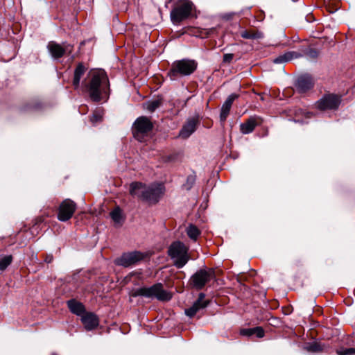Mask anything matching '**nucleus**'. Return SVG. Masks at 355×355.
<instances>
[{"instance_id": "nucleus-1", "label": "nucleus", "mask_w": 355, "mask_h": 355, "mask_svg": "<svg viewBox=\"0 0 355 355\" xmlns=\"http://www.w3.org/2000/svg\"><path fill=\"white\" fill-rule=\"evenodd\" d=\"M85 87L93 101L107 100L110 95V82L105 71L103 69L91 70L87 74Z\"/></svg>"}, {"instance_id": "nucleus-2", "label": "nucleus", "mask_w": 355, "mask_h": 355, "mask_svg": "<svg viewBox=\"0 0 355 355\" xmlns=\"http://www.w3.org/2000/svg\"><path fill=\"white\" fill-rule=\"evenodd\" d=\"M198 63L194 60L182 59L173 62L168 72L171 80H176L179 76H189L197 69Z\"/></svg>"}, {"instance_id": "nucleus-3", "label": "nucleus", "mask_w": 355, "mask_h": 355, "mask_svg": "<svg viewBox=\"0 0 355 355\" xmlns=\"http://www.w3.org/2000/svg\"><path fill=\"white\" fill-rule=\"evenodd\" d=\"M168 254L173 260V264L178 268H183L190 259L188 248L180 241H175L171 244Z\"/></svg>"}, {"instance_id": "nucleus-4", "label": "nucleus", "mask_w": 355, "mask_h": 355, "mask_svg": "<svg viewBox=\"0 0 355 355\" xmlns=\"http://www.w3.org/2000/svg\"><path fill=\"white\" fill-rule=\"evenodd\" d=\"M132 297L144 296L146 297H156L159 301L167 302L172 298L171 293L163 289L162 284H156L146 288L142 287L136 289L132 293Z\"/></svg>"}, {"instance_id": "nucleus-5", "label": "nucleus", "mask_w": 355, "mask_h": 355, "mask_svg": "<svg viewBox=\"0 0 355 355\" xmlns=\"http://www.w3.org/2000/svg\"><path fill=\"white\" fill-rule=\"evenodd\" d=\"M193 4L189 1L183 0L175 4L171 10L170 17L173 24H178L187 19L191 14Z\"/></svg>"}, {"instance_id": "nucleus-6", "label": "nucleus", "mask_w": 355, "mask_h": 355, "mask_svg": "<svg viewBox=\"0 0 355 355\" xmlns=\"http://www.w3.org/2000/svg\"><path fill=\"white\" fill-rule=\"evenodd\" d=\"M153 125L146 116H140L137 119L133 125L134 137L142 141L144 137L152 130Z\"/></svg>"}, {"instance_id": "nucleus-7", "label": "nucleus", "mask_w": 355, "mask_h": 355, "mask_svg": "<svg viewBox=\"0 0 355 355\" xmlns=\"http://www.w3.org/2000/svg\"><path fill=\"white\" fill-rule=\"evenodd\" d=\"M214 277V271L211 269H200L190 278L189 284L197 290L202 289Z\"/></svg>"}, {"instance_id": "nucleus-8", "label": "nucleus", "mask_w": 355, "mask_h": 355, "mask_svg": "<svg viewBox=\"0 0 355 355\" xmlns=\"http://www.w3.org/2000/svg\"><path fill=\"white\" fill-rule=\"evenodd\" d=\"M48 50L54 59H58L64 55H70L73 51V46L67 43L60 44L55 42H49L47 45Z\"/></svg>"}, {"instance_id": "nucleus-9", "label": "nucleus", "mask_w": 355, "mask_h": 355, "mask_svg": "<svg viewBox=\"0 0 355 355\" xmlns=\"http://www.w3.org/2000/svg\"><path fill=\"white\" fill-rule=\"evenodd\" d=\"M164 191L165 187L162 183H154L147 186L145 200L150 203H157Z\"/></svg>"}, {"instance_id": "nucleus-10", "label": "nucleus", "mask_w": 355, "mask_h": 355, "mask_svg": "<svg viewBox=\"0 0 355 355\" xmlns=\"http://www.w3.org/2000/svg\"><path fill=\"white\" fill-rule=\"evenodd\" d=\"M76 209V205L73 201L70 199H65L60 205L58 214V220L64 222L67 221L72 217Z\"/></svg>"}, {"instance_id": "nucleus-11", "label": "nucleus", "mask_w": 355, "mask_h": 355, "mask_svg": "<svg viewBox=\"0 0 355 355\" xmlns=\"http://www.w3.org/2000/svg\"><path fill=\"white\" fill-rule=\"evenodd\" d=\"M144 258V254L138 251L124 253L120 258L116 259V263L123 267H129Z\"/></svg>"}, {"instance_id": "nucleus-12", "label": "nucleus", "mask_w": 355, "mask_h": 355, "mask_svg": "<svg viewBox=\"0 0 355 355\" xmlns=\"http://www.w3.org/2000/svg\"><path fill=\"white\" fill-rule=\"evenodd\" d=\"M340 103V98L334 94H328L319 100L316 106L319 110H334L337 109Z\"/></svg>"}, {"instance_id": "nucleus-13", "label": "nucleus", "mask_w": 355, "mask_h": 355, "mask_svg": "<svg viewBox=\"0 0 355 355\" xmlns=\"http://www.w3.org/2000/svg\"><path fill=\"white\" fill-rule=\"evenodd\" d=\"M313 78L309 75L299 76L295 83L297 91L299 93H305L313 87Z\"/></svg>"}, {"instance_id": "nucleus-14", "label": "nucleus", "mask_w": 355, "mask_h": 355, "mask_svg": "<svg viewBox=\"0 0 355 355\" xmlns=\"http://www.w3.org/2000/svg\"><path fill=\"white\" fill-rule=\"evenodd\" d=\"M205 295L203 293H200L198 295V300L193 303V304L189 309L185 310V313L187 316L191 318L196 315V313L200 309H203L209 304V300H205Z\"/></svg>"}, {"instance_id": "nucleus-15", "label": "nucleus", "mask_w": 355, "mask_h": 355, "mask_svg": "<svg viewBox=\"0 0 355 355\" xmlns=\"http://www.w3.org/2000/svg\"><path fill=\"white\" fill-rule=\"evenodd\" d=\"M81 321L87 331H91L98 326L99 320L97 315L91 312H86L81 317Z\"/></svg>"}, {"instance_id": "nucleus-16", "label": "nucleus", "mask_w": 355, "mask_h": 355, "mask_svg": "<svg viewBox=\"0 0 355 355\" xmlns=\"http://www.w3.org/2000/svg\"><path fill=\"white\" fill-rule=\"evenodd\" d=\"M304 53H302V49L298 51H287L282 55H279L273 60V62L275 64H281L289 62L294 59L302 58Z\"/></svg>"}, {"instance_id": "nucleus-17", "label": "nucleus", "mask_w": 355, "mask_h": 355, "mask_svg": "<svg viewBox=\"0 0 355 355\" xmlns=\"http://www.w3.org/2000/svg\"><path fill=\"white\" fill-rule=\"evenodd\" d=\"M198 123V120L197 119H189L181 129L179 136L183 139L188 138L196 130Z\"/></svg>"}, {"instance_id": "nucleus-18", "label": "nucleus", "mask_w": 355, "mask_h": 355, "mask_svg": "<svg viewBox=\"0 0 355 355\" xmlns=\"http://www.w3.org/2000/svg\"><path fill=\"white\" fill-rule=\"evenodd\" d=\"M237 97H238V95H236L235 94H232L225 100V101L224 102V103L223 104V105L221 107L220 114V122L224 123L226 121V119L230 114L232 103H233L234 101L236 98H237Z\"/></svg>"}, {"instance_id": "nucleus-19", "label": "nucleus", "mask_w": 355, "mask_h": 355, "mask_svg": "<svg viewBox=\"0 0 355 355\" xmlns=\"http://www.w3.org/2000/svg\"><path fill=\"white\" fill-rule=\"evenodd\" d=\"M146 185L141 182H135L130 185V193L132 196L137 197L145 200Z\"/></svg>"}, {"instance_id": "nucleus-20", "label": "nucleus", "mask_w": 355, "mask_h": 355, "mask_svg": "<svg viewBox=\"0 0 355 355\" xmlns=\"http://www.w3.org/2000/svg\"><path fill=\"white\" fill-rule=\"evenodd\" d=\"M67 306L71 313L78 316L82 317L86 313L83 304L76 300L71 299L67 301Z\"/></svg>"}, {"instance_id": "nucleus-21", "label": "nucleus", "mask_w": 355, "mask_h": 355, "mask_svg": "<svg viewBox=\"0 0 355 355\" xmlns=\"http://www.w3.org/2000/svg\"><path fill=\"white\" fill-rule=\"evenodd\" d=\"M257 125V118L252 116L250 117L245 123L240 125V130L243 134H249L254 130Z\"/></svg>"}, {"instance_id": "nucleus-22", "label": "nucleus", "mask_w": 355, "mask_h": 355, "mask_svg": "<svg viewBox=\"0 0 355 355\" xmlns=\"http://www.w3.org/2000/svg\"><path fill=\"white\" fill-rule=\"evenodd\" d=\"M87 70L86 67L83 63H78L74 71L73 85L75 88H78L80 85V79Z\"/></svg>"}, {"instance_id": "nucleus-23", "label": "nucleus", "mask_w": 355, "mask_h": 355, "mask_svg": "<svg viewBox=\"0 0 355 355\" xmlns=\"http://www.w3.org/2000/svg\"><path fill=\"white\" fill-rule=\"evenodd\" d=\"M43 107L42 103L38 99H33L26 103L21 110L24 112H35L41 110Z\"/></svg>"}, {"instance_id": "nucleus-24", "label": "nucleus", "mask_w": 355, "mask_h": 355, "mask_svg": "<svg viewBox=\"0 0 355 355\" xmlns=\"http://www.w3.org/2000/svg\"><path fill=\"white\" fill-rule=\"evenodd\" d=\"M304 349L311 353H318L323 351V346L317 342L307 343Z\"/></svg>"}, {"instance_id": "nucleus-25", "label": "nucleus", "mask_w": 355, "mask_h": 355, "mask_svg": "<svg viewBox=\"0 0 355 355\" xmlns=\"http://www.w3.org/2000/svg\"><path fill=\"white\" fill-rule=\"evenodd\" d=\"M186 231L188 236L193 241H196L198 237L200 234V231L199 230V229L196 225L192 224L189 225L187 227Z\"/></svg>"}, {"instance_id": "nucleus-26", "label": "nucleus", "mask_w": 355, "mask_h": 355, "mask_svg": "<svg viewBox=\"0 0 355 355\" xmlns=\"http://www.w3.org/2000/svg\"><path fill=\"white\" fill-rule=\"evenodd\" d=\"M12 255H0V270L4 271L12 262Z\"/></svg>"}, {"instance_id": "nucleus-27", "label": "nucleus", "mask_w": 355, "mask_h": 355, "mask_svg": "<svg viewBox=\"0 0 355 355\" xmlns=\"http://www.w3.org/2000/svg\"><path fill=\"white\" fill-rule=\"evenodd\" d=\"M241 36L245 39H261L263 37V34L260 31L250 32L244 31L241 33Z\"/></svg>"}, {"instance_id": "nucleus-28", "label": "nucleus", "mask_w": 355, "mask_h": 355, "mask_svg": "<svg viewBox=\"0 0 355 355\" xmlns=\"http://www.w3.org/2000/svg\"><path fill=\"white\" fill-rule=\"evenodd\" d=\"M162 99L157 98L146 103V109L150 112H154L156 109L162 105Z\"/></svg>"}, {"instance_id": "nucleus-29", "label": "nucleus", "mask_w": 355, "mask_h": 355, "mask_svg": "<svg viewBox=\"0 0 355 355\" xmlns=\"http://www.w3.org/2000/svg\"><path fill=\"white\" fill-rule=\"evenodd\" d=\"M112 219L116 223H121L122 220L121 211L119 207L115 208L110 212Z\"/></svg>"}, {"instance_id": "nucleus-30", "label": "nucleus", "mask_w": 355, "mask_h": 355, "mask_svg": "<svg viewBox=\"0 0 355 355\" xmlns=\"http://www.w3.org/2000/svg\"><path fill=\"white\" fill-rule=\"evenodd\" d=\"M302 53H304V56L306 55L311 59H315L318 56V51L312 48L302 49Z\"/></svg>"}, {"instance_id": "nucleus-31", "label": "nucleus", "mask_w": 355, "mask_h": 355, "mask_svg": "<svg viewBox=\"0 0 355 355\" xmlns=\"http://www.w3.org/2000/svg\"><path fill=\"white\" fill-rule=\"evenodd\" d=\"M336 352L338 355H355V348L353 347H340Z\"/></svg>"}, {"instance_id": "nucleus-32", "label": "nucleus", "mask_w": 355, "mask_h": 355, "mask_svg": "<svg viewBox=\"0 0 355 355\" xmlns=\"http://www.w3.org/2000/svg\"><path fill=\"white\" fill-rule=\"evenodd\" d=\"M196 182V176L193 175H190L187 177L186 182L184 184L183 187L185 189L189 190L192 188L193 184Z\"/></svg>"}, {"instance_id": "nucleus-33", "label": "nucleus", "mask_w": 355, "mask_h": 355, "mask_svg": "<svg viewBox=\"0 0 355 355\" xmlns=\"http://www.w3.org/2000/svg\"><path fill=\"white\" fill-rule=\"evenodd\" d=\"M103 117V111L96 110L95 111L90 118V121L93 123H98L101 121Z\"/></svg>"}, {"instance_id": "nucleus-34", "label": "nucleus", "mask_w": 355, "mask_h": 355, "mask_svg": "<svg viewBox=\"0 0 355 355\" xmlns=\"http://www.w3.org/2000/svg\"><path fill=\"white\" fill-rule=\"evenodd\" d=\"M240 334L244 336H251L254 335V328L242 329L240 331Z\"/></svg>"}, {"instance_id": "nucleus-35", "label": "nucleus", "mask_w": 355, "mask_h": 355, "mask_svg": "<svg viewBox=\"0 0 355 355\" xmlns=\"http://www.w3.org/2000/svg\"><path fill=\"white\" fill-rule=\"evenodd\" d=\"M254 331L257 338H261L264 336V331L261 327H254Z\"/></svg>"}, {"instance_id": "nucleus-36", "label": "nucleus", "mask_w": 355, "mask_h": 355, "mask_svg": "<svg viewBox=\"0 0 355 355\" xmlns=\"http://www.w3.org/2000/svg\"><path fill=\"white\" fill-rule=\"evenodd\" d=\"M233 58H234L233 53H226L223 55V62L230 63L232 60Z\"/></svg>"}, {"instance_id": "nucleus-37", "label": "nucleus", "mask_w": 355, "mask_h": 355, "mask_svg": "<svg viewBox=\"0 0 355 355\" xmlns=\"http://www.w3.org/2000/svg\"><path fill=\"white\" fill-rule=\"evenodd\" d=\"M296 115H304L306 118H310L311 116V114L310 112H304L301 109H298L295 112Z\"/></svg>"}, {"instance_id": "nucleus-38", "label": "nucleus", "mask_w": 355, "mask_h": 355, "mask_svg": "<svg viewBox=\"0 0 355 355\" xmlns=\"http://www.w3.org/2000/svg\"><path fill=\"white\" fill-rule=\"evenodd\" d=\"M53 260V256L52 254H46L44 258V261L47 263H50Z\"/></svg>"}]
</instances>
